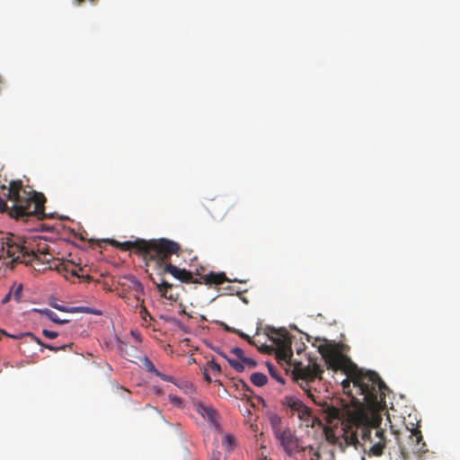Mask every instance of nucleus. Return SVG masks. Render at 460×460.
<instances>
[{"instance_id": "nucleus-23", "label": "nucleus", "mask_w": 460, "mask_h": 460, "mask_svg": "<svg viewBox=\"0 0 460 460\" xmlns=\"http://www.w3.org/2000/svg\"><path fill=\"white\" fill-rule=\"evenodd\" d=\"M224 358H226L227 360V362L229 363V365L237 372H243V369H244V366L243 364V362L241 361H238V360H235V359H233V358H229L225 353H219Z\"/></svg>"}, {"instance_id": "nucleus-21", "label": "nucleus", "mask_w": 460, "mask_h": 460, "mask_svg": "<svg viewBox=\"0 0 460 460\" xmlns=\"http://www.w3.org/2000/svg\"><path fill=\"white\" fill-rule=\"evenodd\" d=\"M118 349L119 350V353L123 357H127L128 360L131 362H136V358H138V356L135 353H130L128 351V345L124 341H119L118 343Z\"/></svg>"}, {"instance_id": "nucleus-1", "label": "nucleus", "mask_w": 460, "mask_h": 460, "mask_svg": "<svg viewBox=\"0 0 460 460\" xmlns=\"http://www.w3.org/2000/svg\"><path fill=\"white\" fill-rule=\"evenodd\" d=\"M351 381L360 399L349 389L350 380H344L342 388L358 408L351 410L341 401H336V404L323 402L320 403L322 419L330 426L341 424L346 445L356 449L360 447L370 456H380L386 444L385 431L379 427L382 418L375 412H367L363 406L373 411L378 409L385 402L388 387L377 373L369 370H355Z\"/></svg>"}, {"instance_id": "nucleus-45", "label": "nucleus", "mask_w": 460, "mask_h": 460, "mask_svg": "<svg viewBox=\"0 0 460 460\" xmlns=\"http://www.w3.org/2000/svg\"><path fill=\"white\" fill-rule=\"evenodd\" d=\"M266 460V459H265Z\"/></svg>"}, {"instance_id": "nucleus-29", "label": "nucleus", "mask_w": 460, "mask_h": 460, "mask_svg": "<svg viewBox=\"0 0 460 460\" xmlns=\"http://www.w3.org/2000/svg\"><path fill=\"white\" fill-rule=\"evenodd\" d=\"M132 284H133V289L137 293H141L142 294L144 292L143 285L137 279H133Z\"/></svg>"}, {"instance_id": "nucleus-40", "label": "nucleus", "mask_w": 460, "mask_h": 460, "mask_svg": "<svg viewBox=\"0 0 460 460\" xmlns=\"http://www.w3.org/2000/svg\"><path fill=\"white\" fill-rule=\"evenodd\" d=\"M204 378L205 380L208 382V383H210L212 381L211 377L209 376V375L207 373V370L205 369L204 372Z\"/></svg>"}, {"instance_id": "nucleus-35", "label": "nucleus", "mask_w": 460, "mask_h": 460, "mask_svg": "<svg viewBox=\"0 0 460 460\" xmlns=\"http://www.w3.org/2000/svg\"><path fill=\"white\" fill-rule=\"evenodd\" d=\"M155 376L160 377L164 381L173 383V377H172L170 376H167V375H164V374H163V373H161L159 371H157Z\"/></svg>"}, {"instance_id": "nucleus-17", "label": "nucleus", "mask_w": 460, "mask_h": 460, "mask_svg": "<svg viewBox=\"0 0 460 460\" xmlns=\"http://www.w3.org/2000/svg\"><path fill=\"white\" fill-rule=\"evenodd\" d=\"M53 306H54V308L59 310V311H62V312L87 313V314H92L94 315L102 314V312L100 310L93 309V308L87 307V306H76V307H72V308H67V307H65V306H62L59 305H55Z\"/></svg>"}, {"instance_id": "nucleus-26", "label": "nucleus", "mask_w": 460, "mask_h": 460, "mask_svg": "<svg viewBox=\"0 0 460 460\" xmlns=\"http://www.w3.org/2000/svg\"><path fill=\"white\" fill-rule=\"evenodd\" d=\"M267 366H268L269 372H270V376L273 378H275L279 383L284 384L285 383L284 378L278 373V371L275 369V367L270 363H268Z\"/></svg>"}, {"instance_id": "nucleus-24", "label": "nucleus", "mask_w": 460, "mask_h": 460, "mask_svg": "<svg viewBox=\"0 0 460 460\" xmlns=\"http://www.w3.org/2000/svg\"><path fill=\"white\" fill-rule=\"evenodd\" d=\"M137 359H139L142 362L144 367L146 368V370L147 372L155 374V375L157 373L158 370L155 368V365L149 360L148 358H146V357L142 358V357L138 356Z\"/></svg>"}, {"instance_id": "nucleus-34", "label": "nucleus", "mask_w": 460, "mask_h": 460, "mask_svg": "<svg viewBox=\"0 0 460 460\" xmlns=\"http://www.w3.org/2000/svg\"><path fill=\"white\" fill-rule=\"evenodd\" d=\"M42 334L46 337V338H49V339H55L58 337V332H52V331H49V330H43L42 331Z\"/></svg>"}, {"instance_id": "nucleus-38", "label": "nucleus", "mask_w": 460, "mask_h": 460, "mask_svg": "<svg viewBox=\"0 0 460 460\" xmlns=\"http://www.w3.org/2000/svg\"><path fill=\"white\" fill-rule=\"evenodd\" d=\"M12 291H10L8 294L5 295V296L3 298L2 300V303L3 304H6L7 302L10 301L11 297H12Z\"/></svg>"}, {"instance_id": "nucleus-18", "label": "nucleus", "mask_w": 460, "mask_h": 460, "mask_svg": "<svg viewBox=\"0 0 460 460\" xmlns=\"http://www.w3.org/2000/svg\"><path fill=\"white\" fill-rule=\"evenodd\" d=\"M268 419L274 436H276L279 431H283L284 428L281 426L282 419L279 414L275 412H270L268 414Z\"/></svg>"}, {"instance_id": "nucleus-13", "label": "nucleus", "mask_w": 460, "mask_h": 460, "mask_svg": "<svg viewBox=\"0 0 460 460\" xmlns=\"http://www.w3.org/2000/svg\"><path fill=\"white\" fill-rule=\"evenodd\" d=\"M410 440L411 450L413 454L420 455L426 451V444L423 441L421 431L418 427L411 429Z\"/></svg>"}, {"instance_id": "nucleus-25", "label": "nucleus", "mask_w": 460, "mask_h": 460, "mask_svg": "<svg viewBox=\"0 0 460 460\" xmlns=\"http://www.w3.org/2000/svg\"><path fill=\"white\" fill-rule=\"evenodd\" d=\"M12 296L14 298L16 302L22 301V285L19 284L18 286L13 287L12 288Z\"/></svg>"}, {"instance_id": "nucleus-14", "label": "nucleus", "mask_w": 460, "mask_h": 460, "mask_svg": "<svg viewBox=\"0 0 460 460\" xmlns=\"http://www.w3.org/2000/svg\"><path fill=\"white\" fill-rule=\"evenodd\" d=\"M44 255H49V246L44 241H40L37 244L30 243L28 263L34 262Z\"/></svg>"}, {"instance_id": "nucleus-37", "label": "nucleus", "mask_w": 460, "mask_h": 460, "mask_svg": "<svg viewBox=\"0 0 460 460\" xmlns=\"http://www.w3.org/2000/svg\"><path fill=\"white\" fill-rule=\"evenodd\" d=\"M226 206L227 209L223 216L227 215V213L236 206V202H226Z\"/></svg>"}, {"instance_id": "nucleus-11", "label": "nucleus", "mask_w": 460, "mask_h": 460, "mask_svg": "<svg viewBox=\"0 0 460 460\" xmlns=\"http://www.w3.org/2000/svg\"><path fill=\"white\" fill-rule=\"evenodd\" d=\"M323 370L317 364H314L312 367H301L296 368L294 371V376L296 380L298 382L300 387L305 390L307 394V396L312 398V400L316 402L314 394L311 390L308 388L309 383L314 382L316 378H321V374Z\"/></svg>"}, {"instance_id": "nucleus-42", "label": "nucleus", "mask_w": 460, "mask_h": 460, "mask_svg": "<svg viewBox=\"0 0 460 460\" xmlns=\"http://www.w3.org/2000/svg\"><path fill=\"white\" fill-rule=\"evenodd\" d=\"M226 330L230 332H233V331H237L236 329L231 328V327H228V326H226Z\"/></svg>"}, {"instance_id": "nucleus-32", "label": "nucleus", "mask_w": 460, "mask_h": 460, "mask_svg": "<svg viewBox=\"0 0 460 460\" xmlns=\"http://www.w3.org/2000/svg\"><path fill=\"white\" fill-rule=\"evenodd\" d=\"M231 353L234 354L240 360H242L244 357V352L240 348H234L231 349Z\"/></svg>"}, {"instance_id": "nucleus-31", "label": "nucleus", "mask_w": 460, "mask_h": 460, "mask_svg": "<svg viewBox=\"0 0 460 460\" xmlns=\"http://www.w3.org/2000/svg\"><path fill=\"white\" fill-rule=\"evenodd\" d=\"M241 361L243 362V364H245L250 368H254L257 366V363L254 359L246 358L245 356Z\"/></svg>"}, {"instance_id": "nucleus-7", "label": "nucleus", "mask_w": 460, "mask_h": 460, "mask_svg": "<svg viewBox=\"0 0 460 460\" xmlns=\"http://www.w3.org/2000/svg\"><path fill=\"white\" fill-rule=\"evenodd\" d=\"M268 337L276 345V358L279 361L289 362L293 356L291 341L285 329L270 328Z\"/></svg>"}, {"instance_id": "nucleus-2", "label": "nucleus", "mask_w": 460, "mask_h": 460, "mask_svg": "<svg viewBox=\"0 0 460 460\" xmlns=\"http://www.w3.org/2000/svg\"><path fill=\"white\" fill-rule=\"evenodd\" d=\"M167 242L172 243L174 247L172 252H168L164 254L157 253L153 254L149 261H154V271L155 276L152 274L149 276L152 283L156 287L157 291L161 296L176 301L177 296L172 293L173 285L165 279V275L170 274L174 279L180 280L182 283L190 284H205V285H220L226 281H228L224 272H212L208 274H202L199 270L192 273L186 269H181L171 262V257L172 255H179L181 252V245L172 240L167 239Z\"/></svg>"}, {"instance_id": "nucleus-44", "label": "nucleus", "mask_w": 460, "mask_h": 460, "mask_svg": "<svg viewBox=\"0 0 460 460\" xmlns=\"http://www.w3.org/2000/svg\"><path fill=\"white\" fill-rule=\"evenodd\" d=\"M325 434H326V436L328 437V431H327V429H325Z\"/></svg>"}, {"instance_id": "nucleus-30", "label": "nucleus", "mask_w": 460, "mask_h": 460, "mask_svg": "<svg viewBox=\"0 0 460 460\" xmlns=\"http://www.w3.org/2000/svg\"><path fill=\"white\" fill-rule=\"evenodd\" d=\"M136 300H137V303H139V302L141 303V310H140V314H141V315H142V318H143L145 321H146V317L151 318V315H150V314L147 312L146 308L145 306H143V305H142V304H143V302H144V301H143V300H142V301H140L138 297H136Z\"/></svg>"}, {"instance_id": "nucleus-10", "label": "nucleus", "mask_w": 460, "mask_h": 460, "mask_svg": "<svg viewBox=\"0 0 460 460\" xmlns=\"http://www.w3.org/2000/svg\"><path fill=\"white\" fill-rule=\"evenodd\" d=\"M35 262H40L43 265H46L43 270H55L60 273H64L66 279H69V277H78L76 265L68 261H66L58 258H54L50 252L49 255H44Z\"/></svg>"}, {"instance_id": "nucleus-9", "label": "nucleus", "mask_w": 460, "mask_h": 460, "mask_svg": "<svg viewBox=\"0 0 460 460\" xmlns=\"http://www.w3.org/2000/svg\"><path fill=\"white\" fill-rule=\"evenodd\" d=\"M29 246L26 241L19 236L13 234L6 237L5 242L3 243V251L6 252L8 257L13 261L28 263Z\"/></svg>"}, {"instance_id": "nucleus-22", "label": "nucleus", "mask_w": 460, "mask_h": 460, "mask_svg": "<svg viewBox=\"0 0 460 460\" xmlns=\"http://www.w3.org/2000/svg\"><path fill=\"white\" fill-rule=\"evenodd\" d=\"M250 380L254 385L261 387L264 385H266L268 378L265 374L261 372H255L251 375Z\"/></svg>"}, {"instance_id": "nucleus-19", "label": "nucleus", "mask_w": 460, "mask_h": 460, "mask_svg": "<svg viewBox=\"0 0 460 460\" xmlns=\"http://www.w3.org/2000/svg\"><path fill=\"white\" fill-rule=\"evenodd\" d=\"M35 311L39 312L40 314L48 317L50 321L53 323H58V324H64L68 323V320L66 319H60L58 315L53 312L50 309L45 308V309H36Z\"/></svg>"}, {"instance_id": "nucleus-12", "label": "nucleus", "mask_w": 460, "mask_h": 460, "mask_svg": "<svg viewBox=\"0 0 460 460\" xmlns=\"http://www.w3.org/2000/svg\"><path fill=\"white\" fill-rule=\"evenodd\" d=\"M279 446L288 456H294L297 453H301L302 447L299 438L295 432L289 428H284L283 431L274 436Z\"/></svg>"}, {"instance_id": "nucleus-36", "label": "nucleus", "mask_w": 460, "mask_h": 460, "mask_svg": "<svg viewBox=\"0 0 460 460\" xmlns=\"http://www.w3.org/2000/svg\"><path fill=\"white\" fill-rule=\"evenodd\" d=\"M171 402L177 406H181V399L176 395H170Z\"/></svg>"}, {"instance_id": "nucleus-3", "label": "nucleus", "mask_w": 460, "mask_h": 460, "mask_svg": "<svg viewBox=\"0 0 460 460\" xmlns=\"http://www.w3.org/2000/svg\"><path fill=\"white\" fill-rule=\"evenodd\" d=\"M167 242L172 243L174 247L172 252H168L164 254L157 253L153 254L149 261H154V271L155 276L152 274L149 276L152 283L156 287L157 291L161 296L176 301L177 296L172 293L173 285L165 279V275L170 274L174 279L180 280L182 283L190 284H205V285H220L226 281H228L224 272H212L208 274H202L199 270L192 273L186 269H181L171 262V257L172 255H179L181 252V245L172 240L167 239Z\"/></svg>"}, {"instance_id": "nucleus-16", "label": "nucleus", "mask_w": 460, "mask_h": 460, "mask_svg": "<svg viewBox=\"0 0 460 460\" xmlns=\"http://www.w3.org/2000/svg\"><path fill=\"white\" fill-rule=\"evenodd\" d=\"M29 337L31 341H35L36 343H38L39 345H41L43 347H45L46 349L51 350V351H58V350H66L67 348L68 349H71V344H66V345H62V346H58V347H55V346H52L50 344H45L43 343L40 339H39L38 337H36L34 334H32L31 332H25V333H21L19 335H12L11 337L13 338V339H20L21 337Z\"/></svg>"}, {"instance_id": "nucleus-4", "label": "nucleus", "mask_w": 460, "mask_h": 460, "mask_svg": "<svg viewBox=\"0 0 460 460\" xmlns=\"http://www.w3.org/2000/svg\"><path fill=\"white\" fill-rule=\"evenodd\" d=\"M0 194L4 197H0V212H7L11 217L23 221L31 217L40 220L47 217L45 196L25 188L22 181H12L8 187L1 186Z\"/></svg>"}, {"instance_id": "nucleus-33", "label": "nucleus", "mask_w": 460, "mask_h": 460, "mask_svg": "<svg viewBox=\"0 0 460 460\" xmlns=\"http://www.w3.org/2000/svg\"><path fill=\"white\" fill-rule=\"evenodd\" d=\"M233 333H236L237 335H239V337H241L242 339H244L245 341H247L250 344H253V341L247 335L245 334L244 332H241V331H233Z\"/></svg>"}, {"instance_id": "nucleus-6", "label": "nucleus", "mask_w": 460, "mask_h": 460, "mask_svg": "<svg viewBox=\"0 0 460 460\" xmlns=\"http://www.w3.org/2000/svg\"><path fill=\"white\" fill-rule=\"evenodd\" d=\"M282 411L288 416H296L301 425L314 428L322 424V420L313 414L309 407H307L299 398L295 395H286L280 400Z\"/></svg>"}, {"instance_id": "nucleus-28", "label": "nucleus", "mask_w": 460, "mask_h": 460, "mask_svg": "<svg viewBox=\"0 0 460 460\" xmlns=\"http://www.w3.org/2000/svg\"><path fill=\"white\" fill-rule=\"evenodd\" d=\"M234 441V438L231 435H225L223 438V444L226 446L227 449L231 448L232 444Z\"/></svg>"}, {"instance_id": "nucleus-43", "label": "nucleus", "mask_w": 460, "mask_h": 460, "mask_svg": "<svg viewBox=\"0 0 460 460\" xmlns=\"http://www.w3.org/2000/svg\"><path fill=\"white\" fill-rule=\"evenodd\" d=\"M211 460H219V457L218 458L213 457Z\"/></svg>"}, {"instance_id": "nucleus-20", "label": "nucleus", "mask_w": 460, "mask_h": 460, "mask_svg": "<svg viewBox=\"0 0 460 460\" xmlns=\"http://www.w3.org/2000/svg\"><path fill=\"white\" fill-rule=\"evenodd\" d=\"M302 452L306 453L308 455L309 460H323L319 447H314V446L311 445L302 447L301 453Z\"/></svg>"}, {"instance_id": "nucleus-41", "label": "nucleus", "mask_w": 460, "mask_h": 460, "mask_svg": "<svg viewBox=\"0 0 460 460\" xmlns=\"http://www.w3.org/2000/svg\"><path fill=\"white\" fill-rule=\"evenodd\" d=\"M128 351L130 353L133 352V353L137 354V348L135 346H128Z\"/></svg>"}, {"instance_id": "nucleus-15", "label": "nucleus", "mask_w": 460, "mask_h": 460, "mask_svg": "<svg viewBox=\"0 0 460 460\" xmlns=\"http://www.w3.org/2000/svg\"><path fill=\"white\" fill-rule=\"evenodd\" d=\"M196 411L202 416L204 420H208L211 426L215 427L216 429L219 428V424L217 420V411L214 408L204 403H197Z\"/></svg>"}, {"instance_id": "nucleus-27", "label": "nucleus", "mask_w": 460, "mask_h": 460, "mask_svg": "<svg viewBox=\"0 0 460 460\" xmlns=\"http://www.w3.org/2000/svg\"><path fill=\"white\" fill-rule=\"evenodd\" d=\"M208 367L211 369L215 374L221 373V367L219 364L215 362L214 360H210L208 362Z\"/></svg>"}, {"instance_id": "nucleus-5", "label": "nucleus", "mask_w": 460, "mask_h": 460, "mask_svg": "<svg viewBox=\"0 0 460 460\" xmlns=\"http://www.w3.org/2000/svg\"><path fill=\"white\" fill-rule=\"evenodd\" d=\"M109 243L113 247L119 248L122 251H129L134 248L136 252L142 255L144 260L146 261H149L153 254H164L168 252H172L174 247L172 243L167 242L166 238H161L157 240L153 239L149 241L137 239L134 242L126 241L123 243L111 239L109 240Z\"/></svg>"}, {"instance_id": "nucleus-8", "label": "nucleus", "mask_w": 460, "mask_h": 460, "mask_svg": "<svg viewBox=\"0 0 460 460\" xmlns=\"http://www.w3.org/2000/svg\"><path fill=\"white\" fill-rule=\"evenodd\" d=\"M318 350L329 368L346 370L350 364L349 358L343 355L334 344H322L319 346Z\"/></svg>"}, {"instance_id": "nucleus-39", "label": "nucleus", "mask_w": 460, "mask_h": 460, "mask_svg": "<svg viewBox=\"0 0 460 460\" xmlns=\"http://www.w3.org/2000/svg\"><path fill=\"white\" fill-rule=\"evenodd\" d=\"M131 335L135 338V340L137 341V342H141V337L139 335L138 332H136L134 331H131Z\"/></svg>"}]
</instances>
